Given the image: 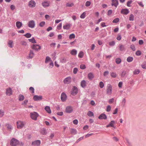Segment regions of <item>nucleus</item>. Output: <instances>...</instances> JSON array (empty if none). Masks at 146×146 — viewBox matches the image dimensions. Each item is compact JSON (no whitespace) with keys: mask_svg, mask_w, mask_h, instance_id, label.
I'll return each mask as SVG.
<instances>
[{"mask_svg":"<svg viewBox=\"0 0 146 146\" xmlns=\"http://www.w3.org/2000/svg\"><path fill=\"white\" fill-rule=\"evenodd\" d=\"M126 102V100L125 98H123L122 102V104L123 106H124Z\"/></svg>","mask_w":146,"mask_h":146,"instance_id":"62","label":"nucleus"},{"mask_svg":"<svg viewBox=\"0 0 146 146\" xmlns=\"http://www.w3.org/2000/svg\"><path fill=\"white\" fill-rule=\"evenodd\" d=\"M111 76L113 78H115L117 77V74L115 72H111L110 73Z\"/></svg>","mask_w":146,"mask_h":146,"instance_id":"28","label":"nucleus"},{"mask_svg":"<svg viewBox=\"0 0 146 146\" xmlns=\"http://www.w3.org/2000/svg\"><path fill=\"white\" fill-rule=\"evenodd\" d=\"M140 70L139 69H136L133 72V74L134 75L138 74L140 73Z\"/></svg>","mask_w":146,"mask_h":146,"instance_id":"42","label":"nucleus"},{"mask_svg":"<svg viewBox=\"0 0 146 146\" xmlns=\"http://www.w3.org/2000/svg\"><path fill=\"white\" fill-rule=\"evenodd\" d=\"M19 143V141L14 138L12 139L10 142V145L11 146H16Z\"/></svg>","mask_w":146,"mask_h":146,"instance_id":"2","label":"nucleus"},{"mask_svg":"<svg viewBox=\"0 0 146 146\" xmlns=\"http://www.w3.org/2000/svg\"><path fill=\"white\" fill-rule=\"evenodd\" d=\"M29 90L30 92L32 94H33L34 92V88L32 87H31L29 88Z\"/></svg>","mask_w":146,"mask_h":146,"instance_id":"50","label":"nucleus"},{"mask_svg":"<svg viewBox=\"0 0 146 146\" xmlns=\"http://www.w3.org/2000/svg\"><path fill=\"white\" fill-rule=\"evenodd\" d=\"M121 62V60L120 58H117L115 59V62L117 64H120Z\"/></svg>","mask_w":146,"mask_h":146,"instance_id":"40","label":"nucleus"},{"mask_svg":"<svg viewBox=\"0 0 146 146\" xmlns=\"http://www.w3.org/2000/svg\"><path fill=\"white\" fill-rule=\"evenodd\" d=\"M13 41L12 40H9L8 42V46L10 48H12L13 46Z\"/></svg>","mask_w":146,"mask_h":146,"instance_id":"25","label":"nucleus"},{"mask_svg":"<svg viewBox=\"0 0 146 146\" xmlns=\"http://www.w3.org/2000/svg\"><path fill=\"white\" fill-rule=\"evenodd\" d=\"M86 13L85 12H84L80 16V18L81 19H84L86 17Z\"/></svg>","mask_w":146,"mask_h":146,"instance_id":"39","label":"nucleus"},{"mask_svg":"<svg viewBox=\"0 0 146 146\" xmlns=\"http://www.w3.org/2000/svg\"><path fill=\"white\" fill-rule=\"evenodd\" d=\"M91 4V2L89 1H87L85 3V6L88 7Z\"/></svg>","mask_w":146,"mask_h":146,"instance_id":"51","label":"nucleus"},{"mask_svg":"<svg viewBox=\"0 0 146 146\" xmlns=\"http://www.w3.org/2000/svg\"><path fill=\"white\" fill-rule=\"evenodd\" d=\"M98 118L99 119H106L107 117L106 115L104 113H102L99 116Z\"/></svg>","mask_w":146,"mask_h":146,"instance_id":"18","label":"nucleus"},{"mask_svg":"<svg viewBox=\"0 0 146 146\" xmlns=\"http://www.w3.org/2000/svg\"><path fill=\"white\" fill-rule=\"evenodd\" d=\"M118 4V0H112V6H114L115 7H117Z\"/></svg>","mask_w":146,"mask_h":146,"instance_id":"16","label":"nucleus"},{"mask_svg":"<svg viewBox=\"0 0 146 146\" xmlns=\"http://www.w3.org/2000/svg\"><path fill=\"white\" fill-rule=\"evenodd\" d=\"M5 113L3 110H0V117H2L4 115Z\"/></svg>","mask_w":146,"mask_h":146,"instance_id":"35","label":"nucleus"},{"mask_svg":"<svg viewBox=\"0 0 146 146\" xmlns=\"http://www.w3.org/2000/svg\"><path fill=\"white\" fill-rule=\"evenodd\" d=\"M62 23H60V24H59L57 26V29L59 30H60L62 28Z\"/></svg>","mask_w":146,"mask_h":146,"instance_id":"53","label":"nucleus"},{"mask_svg":"<svg viewBox=\"0 0 146 146\" xmlns=\"http://www.w3.org/2000/svg\"><path fill=\"white\" fill-rule=\"evenodd\" d=\"M134 16L132 14H131L129 16V20L130 21H133L134 20Z\"/></svg>","mask_w":146,"mask_h":146,"instance_id":"31","label":"nucleus"},{"mask_svg":"<svg viewBox=\"0 0 146 146\" xmlns=\"http://www.w3.org/2000/svg\"><path fill=\"white\" fill-rule=\"evenodd\" d=\"M121 13L126 15L129 13V11L128 9H123L121 11Z\"/></svg>","mask_w":146,"mask_h":146,"instance_id":"21","label":"nucleus"},{"mask_svg":"<svg viewBox=\"0 0 146 146\" xmlns=\"http://www.w3.org/2000/svg\"><path fill=\"white\" fill-rule=\"evenodd\" d=\"M40 132L42 135H45L46 134V130L44 129H41Z\"/></svg>","mask_w":146,"mask_h":146,"instance_id":"38","label":"nucleus"},{"mask_svg":"<svg viewBox=\"0 0 146 146\" xmlns=\"http://www.w3.org/2000/svg\"><path fill=\"white\" fill-rule=\"evenodd\" d=\"M126 73V72L125 71H123L122 72V73L121 74V77H124Z\"/></svg>","mask_w":146,"mask_h":146,"instance_id":"57","label":"nucleus"},{"mask_svg":"<svg viewBox=\"0 0 146 146\" xmlns=\"http://www.w3.org/2000/svg\"><path fill=\"white\" fill-rule=\"evenodd\" d=\"M34 55V54L33 52L32 51H30V53L29 55V57L30 58H32Z\"/></svg>","mask_w":146,"mask_h":146,"instance_id":"45","label":"nucleus"},{"mask_svg":"<svg viewBox=\"0 0 146 146\" xmlns=\"http://www.w3.org/2000/svg\"><path fill=\"white\" fill-rule=\"evenodd\" d=\"M44 109L48 113H51V111L50 109V107L48 106H46L45 107Z\"/></svg>","mask_w":146,"mask_h":146,"instance_id":"23","label":"nucleus"},{"mask_svg":"<svg viewBox=\"0 0 146 146\" xmlns=\"http://www.w3.org/2000/svg\"><path fill=\"white\" fill-rule=\"evenodd\" d=\"M6 93L7 95L10 96L12 94V91L11 89L9 88L6 90Z\"/></svg>","mask_w":146,"mask_h":146,"instance_id":"14","label":"nucleus"},{"mask_svg":"<svg viewBox=\"0 0 146 146\" xmlns=\"http://www.w3.org/2000/svg\"><path fill=\"white\" fill-rule=\"evenodd\" d=\"M74 4L72 3H68L66 4V7H71L74 6Z\"/></svg>","mask_w":146,"mask_h":146,"instance_id":"36","label":"nucleus"},{"mask_svg":"<svg viewBox=\"0 0 146 146\" xmlns=\"http://www.w3.org/2000/svg\"><path fill=\"white\" fill-rule=\"evenodd\" d=\"M50 1L45 0L42 1L41 4L44 7L46 8L50 6Z\"/></svg>","mask_w":146,"mask_h":146,"instance_id":"9","label":"nucleus"},{"mask_svg":"<svg viewBox=\"0 0 146 146\" xmlns=\"http://www.w3.org/2000/svg\"><path fill=\"white\" fill-rule=\"evenodd\" d=\"M38 115V113L36 112H34L30 113L31 118L34 120H36V119Z\"/></svg>","mask_w":146,"mask_h":146,"instance_id":"4","label":"nucleus"},{"mask_svg":"<svg viewBox=\"0 0 146 146\" xmlns=\"http://www.w3.org/2000/svg\"><path fill=\"white\" fill-rule=\"evenodd\" d=\"M40 144V141L39 140L35 141L32 143V145L34 146H39Z\"/></svg>","mask_w":146,"mask_h":146,"instance_id":"15","label":"nucleus"},{"mask_svg":"<svg viewBox=\"0 0 146 146\" xmlns=\"http://www.w3.org/2000/svg\"><path fill=\"white\" fill-rule=\"evenodd\" d=\"M70 24H66L63 26V28L64 29L68 30L70 29Z\"/></svg>","mask_w":146,"mask_h":146,"instance_id":"22","label":"nucleus"},{"mask_svg":"<svg viewBox=\"0 0 146 146\" xmlns=\"http://www.w3.org/2000/svg\"><path fill=\"white\" fill-rule=\"evenodd\" d=\"M84 55V52L82 51H80L79 52L78 56L79 58H82L83 57Z\"/></svg>","mask_w":146,"mask_h":146,"instance_id":"37","label":"nucleus"},{"mask_svg":"<svg viewBox=\"0 0 146 146\" xmlns=\"http://www.w3.org/2000/svg\"><path fill=\"white\" fill-rule=\"evenodd\" d=\"M130 48L132 49V50L133 51H135V46L134 45L132 44L130 46Z\"/></svg>","mask_w":146,"mask_h":146,"instance_id":"56","label":"nucleus"},{"mask_svg":"<svg viewBox=\"0 0 146 146\" xmlns=\"http://www.w3.org/2000/svg\"><path fill=\"white\" fill-rule=\"evenodd\" d=\"M109 45L110 46H113L115 44V42L114 41H112L111 42H110L109 43Z\"/></svg>","mask_w":146,"mask_h":146,"instance_id":"63","label":"nucleus"},{"mask_svg":"<svg viewBox=\"0 0 146 146\" xmlns=\"http://www.w3.org/2000/svg\"><path fill=\"white\" fill-rule=\"evenodd\" d=\"M111 109V107L110 106L108 105L107 107L106 110L108 112L110 111Z\"/></svg>","mask_w":146,"mask_h":146,"instance_id":"52","label":"nucleus"},{"mask_svg":"<svg viewBox=\"0 0 146 146\" xmlns=\"http://www.w3.org/2000/svg\"><path fill=\"white\" fill-rule=\"evenodd\" d=\"M28 40L30 42H31L33 43H36V42L34 37H33L31 39H29Z\"/></svg>","mask_w":146,"mask_h":146,"instance_id":"32","label":"nucleus"},{"mask_svg":"<svg viewBox=\"0 0 146 146\" xmlns=\"http://www.w3.org/2000/svg\"><path fill=\"white\" fill-rule=\"evenodd\" d=\"M141 67L144 69H146V62H144L141 65Z\"/></svg>","mask_w":146,"mask_h":146,"instance_id":"43","label":"nucleus"},{"mask_svg":"<svg viewBox=\"0 0 146 146\" xmlns=\"http://www.w3.org/2000/svg\"><path fill=\"white\" fill-rule=\"evenodd\" d=\"M71 81V78L70 77H67L64 79L63 82L64 84H68Z\"/></svg>","mask_w":146,"mask_h":146,"instance_id":"10","label":"nucleus"},{"mask_svg":"<svg viewBox=\"0 0 146 146\" xmlns=\"http://www.w3.org/2000/svg\"><path fill=\"white\" fill-rule=\"evenodd\" d=\"M31 48L35 50L38 51L41 49L40 46L37 44H33L31 46Z\"/></svg>","mask_w":146,"mask_h":146,"instance_id":"5","label":"nucleus"},{"mask_svg":"<svg viewBox=\"0 0 146 146\" xmlns=\"http://www.w3.org/2000/svg\"><path fill=\"white\" fill-rule=\"evenodd\" d=\"M135 54L137 56H140L141 54V52L140 51L138 50L136 52Z\"/></svg>","mask_w":146,"mask_h":146,"instance_id":"61","label":"nucleus"},{"mask_svg":"<svg viewBox=\"0 0 146 146\" xmlns=\"http://www.w3.org/2000/svg\"><path fill=\"white\" fill-rule=\"evenodd\" d=\"M25 97L23 95H20L19 96V101H23L24 100Z\"/></svg>","mask_w":146,"mask_h":146,"instance_id":"29","label":"nucleus"},{"mask_svg":"<svg viewBox=\"0 0 146 146\" xmlns=\"http://www.w3.org/2000/svg\"><path fill=\"white\" fill-rule=\"evenodd\" d=\"M70 54L72 55H76L77 53V50L75 49H72L70 51Z\"/></svg>","mask_w":146,"mask_h":146,"instance_id":"26","label":"nucleus"},{"mask_svg":"<svg viewBox=\"0 0 146 146\" xmlns=\"http://www.w3.org/2000/svg\"><path fill=\"white\" fill-rule=\"evenodd\" d=\"M119 21V18H116L113 20L112 22L113 23H116L118 22Z\"/></svg>","mask_w":146,"mask_h":146,"instance_id":"47","label":"nucleus"},{"mask_svg":"<svg viewBox=\"0 0 146 146\" xmlns=\"http://www.w3.org/2000/svg\"><path fill=\"white\" fill-rule=\"evenodd\" d=\"M99 86L101 88H103L104 86V83L102 81L100 82L99 83Z\"/></svg>","mask_w":146,"mask_h":146,"instance_id":"48","label":"nucleus"},{"mask_svg":"<svg viewBox=\"0 0 146 146\" xmlns=\"http://www.w3.org/2000/svg\"><path fill=\"white\" fill-rule=\"evenodd\" d=\"M78 70V69L77 68H74L73 69V73L74 74H76Z\"/></svg>","mask_w":146,"mask_h":146,"instance_id":"60","label":"nucleus"},{"mask_svg":"<svg viewBox=\"0 0 146 146\" xmlns=\"http://www.w3.org/2000/svg\"><path fill=\"white\" fill-rule=\"evenodd\" d=\"M5 126L7 127V129L9 131H11L13 129L12 126L9 124H6Z\"/></svg>","mask_w":146,"mask_h":146,"instance_id":"19","label":"nucleus"},{"mask_svg":"<svg viewBox=\"0 0 146 146\" xmlns=\"http://www.w3.org/2000/svg\"><path fill=\"white\" fill-rule=\"evenodd\" d=\"M112 88L110 84H108L106 89L107 94L111 95L112 94Z\"/></svg>","mask_w":146,"mask_h":146,"instance_id":"3","label":"nucleus"},{"mask_svg":"<svg viewBox=\"0 0 146 146\" xmlns=\"http://www.w3.org/2000/svg\"><path fill=\"white\" fill-rule=\"evenodd\" d=\"M71 133L72 134H75L76 133V129H72L71 130Z\"/></svg>","mask_w":146,"mask_h":146,"instance_id":"46","label":"nucleus"},{"mask_svg":"<svg viewBox=\"0 0 146 146\" xmlns=\"http://www.w3.org/2000/svg\"><path fill=\"white\" fill-rule=\"evenodd\" d=\"M73 110V107L70 106H67L66 107L65 109V112L67 113H70Z\"/></svg>","mask_w":146,"mask_h":146,"instance_id":"6","label":"nucleus"},{"mask_svg":"<svg viewBox=\"0 0 146 146\" xmlns=\"http://www.w3.org/2000/svg\"><path fill=\"white\" fill-rule=\"evenodd\" d=\"M133 57L131 56H129L127 58V60L128 62H130L133 60Z\"/></svg>","mask_w":146,"mask_h":146,"instance_id":"33","label":"nucleus"},{"mask_svg":"<svg viewBox=\"0 0 146 146\" xmlns=\"http://www.w3.org/2000/svg\"><path fill=\"white\" fill-rule=\"evenodd\" d=\"M75 35L74 34L72 33L69 35V38L70 39H71L72 38H75Z\"/></svg>","mask_w":146,"mask_h":146,"instance_id":"41","label":"nucleus"},{"mask_svg":"<svg viewBox=\"0 0 146 146\" xmlns=\"http://www.w3.org/2000/svg\"><path fill=\"white\" fill-rule=\"evenodd\" d=\"M45 24V22L44 21H42L39 24V26L40 27H43Z\"/></svg>","mask_w":146,"mask_h":146,"instance_id":"55","label":"nucleus"},{"mask_svg":"<svg viewBox=\"0 0 146 146\" xmlns=\"http://www.w3.org/2000/svg\"><path fill=\"white\" fill-rule=\"evenodd\" d=\"M25 124V121H19L17 122V128L18 129H21L24 127Z\"/></svg>","mask_w":146,"mask_h":146,"instance_id":"1","label":"nucleus"},{"mask_svg":"<svg viewBox=\"0 0 146 146\" xmlns=\"http://www.w3.org/2000/svg\"><path fill=\"white\" fill-rule=\"evenodd\" d=\"M36 3L33 0H31L29 1L28 3V6L31 8H34L36 6Z\"/></svg>","mask_w":146,"mask_h":146,"instance_id":"7","label":"nucleus"},{"mask_svg":"<svg viewBox=\"0 0 146 146\" xmlns=\"http://www.w3.org/2000/svg\"><path fill=\"white\" fill-rule=\"evenodd\" d=\"M132 1L131 0L128 1L127 3V5L128 7H130V4L132 3Z\"/></svg>","mask_w":146,"mask_h":146,"instance_id":"59","label":"nucleus"},{"mask_svg":"<svg viewBox=\"0 0 146 146\" xmlns=\"http://www.w3.org/2000/svg\"><path fill=\"white\" fill-rule=\"evenodd\" d=\"M118 48L120 51H122L125 50L124 46L122 44H120L118 46Z\"/></svg>","mask_w":146,"mask_h":146,"instance_id":"17","label":"nucleus"},{"mask_svg":"<svg viewBox=\"0 0 146 146\" xmlns=\"http://www.w3.org/2000/svg\"><path fill=\"white\" fill-rule=\"evenodd\" d=\"M35 21L33 20L30 21L28 23V27L31 28H33L35 27Z\"/></svg>","mask_w":146,"mask_h":146,"instance_id":"8","label":"nucleus"},{"mask_svg":"<svg viewBox=\"0 0 146 146\" xmlns=\"http://www.w3.org/2000/svg\"><path fill=\"white\" fill-rule=\"evenodd\" d=\"M94 76L93 75L92 73H89L88 75V78L89 79H92L94 78Z\"/></svg>","mask_w":146,"mask_h":146,"instance_id":"30","label":"nucleus"},{"mask_svg":"<svg viewBox=\"0 0 146 146\" xmlns=\"http://www.w3.org/2000/svg\"><path fill=\"white\" fill-rule=\"evenodd\" d=\"M78 93L77 88L75 86H73L72 89L71 94L73 96L76 95Z\"/></svg>","mask_w":146,"mask_h":146,"instance_id":"11","label":"nucleus"},{"mask_svg":"<svg viewBox=\"0 0 146 146\" xmlns=\"http://www.w3.org/2000/svg\"><path fill=\"white\" fill-rule=\"evenodd\" d=\"M81 86L82 87H84L86 85V82L84 80H82L81 83Z\"/></svg>","mask_w":146,"mask_h":146,"instance_id":"34","label":"nucleus"},{"mask_svg":"<svg viewBox=\"0 0 146 146\" xmlns=\"http://www.w3.org/2000/svg\"><path fill=\"white\" fill-rule=\"evenodd\" d=\"M27 38H29L31 37V35L29 33H27L26 34L24 35Z\"/></svg>","mask_w":146,"mask_h":146,"instance_id":"49","label":"nucleus"},{"mask_svg":"<svg viewBox=\"0 0 146 146\" xmlns=\"http://www.w3.org/2000/svg\"><path fill=\"white\" fill-rule=\"evenodd\" d=\"M87 115L90 117L94 116V114L93 113L90 111H88L87 113Z\"/></svg>","mask_w":146,"mask_h":146,"instance_id":"27","label":"nucleus"},{"mask_svg":"<svg viewBox=\"0 0 146 146\" xmlns=\"http://www.w3.org/2000/svg\"><path fill=\"white\" fill-rule=\"evenodd\" d=\"M16 25L17 28L19 29L22 27V23L21 22L17 21L16 22Z\"/></svg>","mask_w":146,"mask_h":146,"instance_id":"20","label":"nucleus"},{"mask_svg":"<svg viewBox=\"0 0 146 146\" xmlns=\"http://www.w3.org/2000/svg\"><path fill=\"white\" fill-rule=\"evenodd\" d=\"M67 96L66 94L64 92L62 93L61 94V99L63 102L65 101L66 99Z\"/></svg>","mask_w":146,"mask_h":146,"instance_id":"13","label":"nucleus"},{"mask_svg":"<svg viewBox=\"0 0 146 146\" xmlns=\"http://www.w3.org/2000/svg\"><path fill=\"white\" fill-rule=\"evenodd\" d=\"M86 67V66L84 64H81L80 66V68L82 69H85Z\"/></svg>","mask_w":146,"mask_h":146,"instance_id":"58","label":"nucleus"},{"mask_svg":"<svg viewBox=\"0 0 146 146\" xmlns=\"http://www.w3.org/2000/svg\"><path fill=\"white\" fill-rule=\"evenodd\" d=\"M115 122L114 121H111L108 125H107L106 127H113L114 125L115 124Z\"/></svg>","mask_w":146,"mask_h":146,"instance_id":"24","label":"nucleus"},{"mask_svg":"<svg viewBox=\"0 0 146 146\" xmlns=\"http://www.w3.org/2000/svg\"><path fill=\"white\" fill-rule=\"evenodd\" d=\"M50 60V58L49 57L46 56V59H45V63H48V62Z\"/></svg>","mask_w":146,"mask_h":146,"instance_id":"44","label":"nucleus"},{"mask_svg":"<svg viewBox=\"0 0 146 146\" xmlns=\"http://www.w3.org/2000/svg\"><path fill=\"white\" fill-rule=\"evenodd\" d=\"M21 44L22 45L25 46H26L27 44L26 42L24 41H21Z\"/></svg>","mask_w":146,"mask_h":146,"instance_id":"54","label":"nucleus"},{"mask_svg":"<svg viewBox=\"0 0 146 146\" xmlns=\"http://www.w3.org/2000/svg\"><path fill=\"white\" fill-rule=\"evenodd\" d=\"M33 99L35 101L40 100L42 99V96H41L35 95L33 97Z\"/></svg>","mask_w":146,"mask_h":146,"instance_id":"12","label":"nucleus"},{"mask_svg":"<svg viewBox=\"0 0 146 146\" xmlns=\"http://www.w3.org/2000/svg\"><path fill=\"white\" fill-rule=\"evenodd\" d=\"M114 99L113 98H111L108 101V102L110 104H111L113 102Z\"/></svg>","mask_w":146,"mask_h":146,"instance_id":"64","label":"nucleus"}]
</instances>
